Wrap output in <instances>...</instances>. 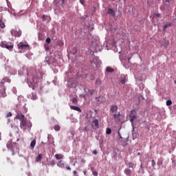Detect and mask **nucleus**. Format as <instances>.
<instances>
[{"label": "nucleus", "instance_id": "obj_17", "mask_svg": "<svg viewBox=\"0 0 176 176\" xmlns=\"http://www.w3.org/2000/svg\"><path fill=\"white\" fill-rule=\"evenodd\" d=\"M0 93L1 94V97H6V93L5 92V89H0Z\"/></svg>", "mask_w": 176, "mask_h": 176}, {"label": "nucleus", "instance_id": "obj_29", "mask_svg": "<svg viewBox=\"0 0 176 176\" xmlns=\"http://www.w3.org/2000/svg\"><path fill=\"white\" fill-rule=\"evenodd\" d=\"M92 174L94 176H98V172L96 170H92Z\"/></svg>", "mask_w": 176, "mask_h": 176}, {"label": "nucleus", "instance_id": "obj_26", "mask_svg": "<svg viewBox=\"0 0 176 176\" xmlns=\"http://www.w3.org/2000/svg\"><path fill=\"white\" fill-rule=\"evenodd\" d=\"M111 133H112V129L107 128L106 130V134H111Z\"/></svg>", "mask_w": 176, "mask_h": 176}, {"label": "nucleus", "instance_id": "obj_4", "mask_svg": "<svg viewBox=\"0 0 176 176\" xmlns=\"http://www.w3.org/2000/svg\"><path fill=\"white\" fill-rule=\"evenodd\" d=\"M11 34L12 36H15L16 38H20L21 36V30H11Z\"/></svg>", "mask_w": 176, "mask_h": 176}, {"label": "nucleus", "instance_id": "obj_48", "mask_svg": "<svg viewBox=\"0 0 176 176\" xmlns=\"http://www.w3.org/2000/svg\"><path fill=\"white\" fill-rule=\"evenodd\" d=\"M141 168H142V164L140 165Z\"/></svg>", "mask_w": 176, "mask_h": 176}, {"label": "nucleus", "instance_id": "obj_44", "mask_svg": "<svg viewBox=\"0 0 176 176\" xmlns=\"http://www.w3.org/2000/svg\"><path fill=\"white\" fill-rule=\"evenodd\" d=\"M165 2H167L168 3H170V0H165Z\"/></svg>", "mask_w": 176, "mask_h": 176}, {"label": "nucleus", "instance_id": "obj_23", "mask_svg": "<svg viewBox=\"0 0 176 176\" xmlns=\"http://www.w3.org/2000/svg\"><path fill=\"white\" fill-rule=\"evenodd\" d=\"M6 49H8V50H12L13 49V45H5Z\"/></svg>", "mask_w": 176, "mask_h": 176}, {"label": "nucleus", "instance_id": "obj_19", "mask_svg": "<svg viewBox=\"0 0 176 176\" xmlns=\"http://www.w3.org/2000/svg\"><path fill=\"white\" fill-rule=\"evenodd\" d=\"M0 27L1 28H5L6 27V25H5V22H3L2 19H0Z\"/></svg>", "mask_w": 176, "mask_h": 176}, {"label": "nucleus", "instance_id": "obj_47", "mask_svg": "<svg viewBox=\"0 0 176 176\" xmlns=\"http://www.w3.org/2000/svg\"><path fill=\"white\" fill-rule=\"evenodd\" d=\"M175 85H176V80L174 81Z\"/></svg>", "mask_w": 176, "mask_h": 176}, {"label": "nucleus", "instance_id": "obj_9", "mask_svg": "<svg viewBox=\"0 0 176 176\" xmlns=\"http://www.w3.org/2000/svg\"><path fill=\"white\" fill-rule=\"evenodd\" d=\"M113 118H114V119L116 120H118V121H120V116H122V114L120 113V112H119L118 113H114L113 115Z\"/></svg>", "mask_w": 176, "mask_h": 176}, {"label": "nucleus", "instance_id": "obj_34", "mask_svg": "<svg viewBox=\"0 0 176 176\" xmlns=\"http://www.w3.org/2000/svg\"><path fill=\"white\" fill-rule=\"evenodd\" d=\"M32 100H36V95L32 94Z\"/></svg>", "mask_w": 176, "mask_h": 176}, {"label": "nucleus", "instance_id": "obj_49", "mask_svg": "<svg viewBox=\"0 0 176 176\" xmlns=\"http://www.w3.org/2000/svg\"><path fill=\"white\" fill-rule=\"evenodd\" d=\"M150 176H154L153 175H151Z\"/></svg>", "mask_w": 176, "mask_h": 176}, {"label": "nucleus", "instance_id": "obj_37", "mask_svg": "<svg viewBox=\"0 0 176 176\" xmlns=\"http://www.w3.org/2000/svg\"><path fill=\"white\" fill-rule=\"evenodd\" d=\"M93 153L94 155H97V150H94Z\"/></svg>", "mask_w": 176, "mask_h": 176}, {"label": "nucleus", "instance_id": "obj_13", "mask_svg": "<svg viewBox=\"0 0 176 176\" xmlns=\"http://www.w3.org/2000/svg\"><path fill=\"white\" fill-rule=\"evenodd\" d=\"M171 25H173V23H166L165 25L163 26V31L167 30V28H168V27H171Z\"/></svg>", "mask_w": 176, "mask_h": 176}, {"label": "nucleus", "instance_id": "obj_42", "mask_svg": "<svg viewBox=\"0 0 176 176\" xmlns=\"http://www.w3.org/2000/svg\"><path fill=\"white\" fill-rule=\"evenodd\" d=\"M138 101V100L137 98H135V100H134L135 104V102H137Z\"/></svg>", "mask_w": 176, "mask_h": 176}, {"label": "nucleus", "instance_id": "obj_38", "mask_svg": "<svg viewBox=\"0 0 176 176\" xmlns=\"http://www.w3.org/2000/svg\"><path fill=\"white\" fill-rule=\"evenodd\" d=\"M155 16L156 17H160V14H156Z\"/></svg>", "mask_w": 176, "mask_h": 176}, {"label": "nucleus", "instance_id": "obj_50", "mask_svg": "<svg viewBox=\"0 0 176 176\" xmlns=\"http://www.w3.org/2000/svg\"><path fill=\"white\" fill-rule=\"evenodd\" d=\"M16 141H19V139H17Z\"/></svg>", "mask_w": 176, "mask_h": 176}, {"label": "nucleus", "instance_id": "obj_39", "mask_svg": "<svg viewBox=\"0 0 176 176\" xmlns=\"http://www.w3.org/2000/svg\"><path fill=\"white\" fill-rule=\"evenodd\" d=\"M66 168H67V170H71V167H69V166L66 167Z\"/></svg>", "mask_w": 176, "mask_h": 176}, {"label": "nucleus", "instance_id": "obj_3", "mask_svg": "<svg viewBox=\"0 0 176 176\" xmlns=\"http://www.w3.org/2000/svg\"><path fill=\"white\" fill-rule=\"evenodd\" d=\"M130 122L133 124V122L137 119V110H132L129 115Z\"/></svg>", "mask_w": 176, "mask_h": 176}, {"label": "nucleus", "instance_id": "obj_7", "mask_svg": "<svg viewBox=\"0 0 176 176\" xmlns=\"http://www.w3.org/2000/svg\"><path fill=\"white\" fill-rule=\"evenodd\" d=\"M28 85L31 89H35V80H32V81L28 80Z\"/></svg>", "mask_w": 176, "mask_h": 176}, {"label": "nucleus", "instance_id": "obj_21", "mask_svg": "<svg viewBox=\"0 0 176 176\" xmlns=\"http://www.w3.org/2000/svg\"><path fill=\"white\" fill-rule=\"evenodd\" d=\"M57 166H58V167H61L62 168H64V161H60Z\"/></svg>", "mask_w": 176, "mask_h": 176}, {"label": "nucleus", "instance_id": "obj_1", "mask_svg": "<svg viewBox=\"0 0 176 176\" xmlns=\"http://www.w3.org/2000/svg\"><path fill=\"white\" fill-rule=\"evenodd\" d=\"M16 119H19L20 120V127L23 129V127L27 126V118H25V116L24 114L21 113H19L16 116Z\"/></svg>", "mask_w": 176, "mask_h": 176}, {"label": "nucleus", "instance_id": "obj_6", "mask_svg": "<svg viewBox=\"0 0 176 176\" xmlns=\"http://www.w3.org/2000/svg\"><path fill=\"white\" fill-rule=\"evenodd\" d=\"M135 98H136V100H138V102H135L136 105H140L141 101L144 100V96H142V95L136 96Z\"/></svg>", "mask_w": 176, "mask_h": 176}, {"label": "nucleus", "instance_id": "obj_31", "mask_svg": "<svg viewBox=\"0 0 176 176\" xmlns=\"http://www.w3.org/2000/svg\"><path fill=\"white\" fill-rule=\"evenodd\" d=\"M151 164L153 167H155V166H156V162H155V160H152Z\"/></svg>", "mask_w": 176, "mask_h": 176}, {"label": "nucleus", "instance_id": "obj_28", "mask_svg": "<svg viewBox=\"0 0 176 176\" xmlns=\"http://www.w3.org/2000/svg\"><path fill=\"white\" fill-rule=\"evenodd\" d=\"M129 167L130 168H134L133 167H134V164H133V162H129Z\"/></svg>", "mask_w": 176, "mask_h": 176}, {"label": "nucleus", "instance_id": "obj_30", "mask_svg": "<svg viewBox=\"0 0 176 176\" xmlns=\"http://www.w3.org/2000/svg\"><path fill=\"white\" fill-rule=\"evenodd\" d=\"M96 85H101V80L100 78L96 79Z\"/></svg>", "mask_w": 176, "mask_h": 176}, {"label": "nucleus", "instance_id": "obj_10", "mask_svg": "<svg viewBox=\"0 0 176 176\" xmlns=\"http://www.w3.org/2000/svg\"><path fill=\"white\" fill-rule=\"evenodd\" d=\"M70 109L73 111H77L78 112H82V109L77 106H70Z\"/></svg>", "mask_w": 176, "mask_h": 176}, {"label": "nucleus", "instance_id": "obj_45", "mask_svg": "<svg viewBox=\"0 0 176 176\" xmlns=\"http://www.w3.org/2000/svg\"><path fill=\"white\" fill-rule=\"evenodd\" d=\"M71 87H76L75 85H72Z\"/></svg>", "mask_w": 176, "mask_h": 176}, {"label": "nucleus", "instance_id": "obj_32", "mask_svg": "<svg viewBox=\"0 0 176 176\" xmlns=\"http://www.w3.org/2000/svg\"><path fill=\"white\" fill-rule=\"evenodd\" d=\"M12 116V112H8L6 115V118H11Z\"/></svg>", "mask_w": 176, "mask_h": 176}, {"label": "nucleus", "instance_id": "obj_27", "mask_svg": "<svg viewBox=\"0 0 176 176\" xmlns=\"http://www.w3.org/2000/svg\"><path fill=\"white\" fill-rule=\"evenodd\" d=\"M87 90L90 96H93V93H94V89H87Z\"/></svg>", "mask_w": 176, "mask_h": 176}, {"label": "nucleus", "instance_id": "obj_8", "mask_svg": "<svg viewBox=\"0 0 176 176\" xmlns=\"http://www.w3.org/2000/svg\"><path fill=\"white\" fill-rule=\"evenodd\" d=\"M110 111L112 113H115L118 112V106L116 105H113L110 107Z\"/></svg>", "mask_w": 176, "mask_h": 176}, {"label": "nucleus", "instance_id": "obj_20", "mask_svg": "<svg viewBox=\"0 0 176 176\" xmlns=\"http://www.w3.org/2000/svg\"><path fill=\"white\" fill-rule=\"evenodd\" d=\"M93 123H94V124H95L96 127L97 129H98V124H98V120H97V119L94 120Z\"/></svg>", "mask_w": 176, "mask_h": 176}, {"label": "nucleus", "instance_id": "obj_12", "mask_svg": "<svg viewBox=\"0 0 176 176\" xmlns=\"http://www.w3.org/2000/svg\"><path fill=\"white\" fill-rule=\"evenodd\" d=\"M124 173L126 174V175H131V170L129 168L124 169Z\"/></svg>", "mask_w": 176, "mask_h": 176}, {"label": "nucleus", "instance_id": "obj_35", "mask_svg": "<svg viewBox=\"0 0 176 176\" xmlns=\"http://www.w3.org/2000/svg\"><path fill=\"white\" fill-rule=\"evenodd\" d=\"M100 98H101L100 97H96V100L97 101V102H100Z\"/></svg>", "mask_w": 176, "mask_h": 176}, {"label": "nucleus", "instance_id": "obj_25", "mask_svg": "<svg viewBox=\"0 0 176 176\" xmlns=\"http://www.w3.org/2000/svg\"><path fill=\"white\" fill-rule=\"evenodd\" d=\"M172 104H173V102L171 101V100H168L166 101L167 107H170V105H171Z\"/></svg>", "mask_w": 176, "mask_h": 176}, {"label": "nucleus", "instance_id": "obj_22", "mask_svg": "<svg viewBox=\"0 0 176 176\" xmlns=\"http://www.w3.org/2000/svg\"><path fill=\"white\" fill-rule=\"evenodd\" d=\"M54 129L55 131H60V129H61V128L60 127L59 125L56 124L54 126Z\"/></svg>", "mask_w": 176, "mask_h": 176}, {"label": "nucleus", "instance_id": "obj_14", "mask_svg": "<svg viewBox=\"0 0 176 176\" xmlns=\"http://www.w3.org/2000/svg\"><path fill=\"white\" fill-rule=\"evenodd\" d=\"M113 71H115V69H113L112 67H106V72H108V73H112L113 72Z\"/></svg>", "mask_w": 176, "mask_h": 176}, {"label": "nucleus", "instance_id": "obj_16", "mask_svg": "<svg viewBox=\"0 0 176 176\" xmlns=\"http://www.w3.org/2000/svg\"><path fill=\"white\" fill-rule=\"evenodd\" d=\"M108 14H112V16H115V11L112 10V8H109L107 11Z\"/></svg>", "mask_w": 176, "mask_h": 176}, {"label": "nucleus", "instance_id": "obj_46", "mask_svg": "<svg viewBox=\"0 0 176 176\" xmlns=\"http://www.w3.org/2000/svg\"><path fill=\"white\" fill-rule=\"evenodd\" d=\"M128 60H129V61H130V60H131V58H129V59H128Z\"/></svg>", "mask_w": 176, "mask_h": 176}, {"label": "nucleus", "instance_id": "obj_24", "mask_svg": "<svg viewBox=\"0 0 176 176\" xmlns=\"http://www.w3.org/2000/svg\"><path fill=\"white\" fill-rule=\"evenodd\" d=\"M72 104H76V102H78V98H73L72 100Z\"/></svg>", "mask_w": 176, "mask_h": 176}, {"label": "nucleus", "instance_id": "obj_41", "mask_svg": "<svg viewBox=\"0 0 176 176\" xmlns=\"http://www.w3.org/2000/svg\"><path fill=\"white\" fill-rule=\"evenodd\" d=\"M40 76H41V77H40V78H38V80H40L42 79V78H43L42 74H40Z\"/></svg>", "mask_w": 176, "mask_h": 176}, {"label": "nucleus", "instance_id": "obj_36", "mask_svg": "<svg viewBox=\"0 0 176 176\" xmlns=\"http://www.w3.org/2000/svg\"><path fill=\"white\" fill-rule=\"evenodd\" d=\"M80 3L81 5H84L85 0H80Z\"/></svg>", "mask_w": 176, "mask_h": 176}, {"label": "nucleus", "instance_id": "obj_18", "mask_svg": "<svg viewBox=\"0 0 176 176\" xmlns=\"http://www.w3.org/2000/svg\"><path fill=\"white\" fill-rule=\"evenodd\" d=\"M42 154H38V155L36 157V162H41V160H42Z\"/></svg>", "mask_w": 176, "mask_h": 176}, {"label": "nucleus", "instance_id": "obj_11", "mask_svg": "<svg viewBox=\"0 0 176 176\" xmlns=\"http://www.w3.org/2000/svg\"><path fill=\"white\" fill-rule=\"evenodd\" d=\"M55 158L56 160H60V159H64V155H63V154H56Z\"/></svg>", "mask_w": 176, "mask_h": 176}, {"label": "nucleus", "instance_id": "obj_43", "mask_svg": "<svg viewBox=\"0 0 176 176\" xmlns=\"http://www.w3.org/2000/svg\"><path fill=\"white\" fill-rule=\"evenodd\" d=\"M76 170L73 171V174H74V175H76Z\"/></svg>", "mask_w": 176, "mask_h": 176}, {"label": "nucleus", "instance_id": "obj_40", "mask_svg": "<svg viewBox=\"0 0 176 176\" xmlns=\"http://www.w3.org/2000/svg\"><path fill=\"white\" fill-rule=\"evenodd\" d=\"M45 15H43V17H42L43 21H45Z\"/></svg>", "mask_w": 176, "mask_h": 176}, {"label": "nucleus", "instance_id": "obj_2", "mask_svg": "<svg viewBox=\"0 0 176 176\" xmlns=\"http://www.w3.org/2000/svg\"><path fill=\"white\" fill-rule=\"evenodd\" d=\"M18 47L19 50H23V52H25L30 49V45L27 43L21 42L18 44Z\"/></svg>", "mask_w": 176, "mask_h": 176}, {"label": "nucleus", "instance_id": "obj_33", "mask_svg": "<svg viewBox=\"0 0 176 176\" xmlns=\"http://www.w3.org/2000/svg\"><path fill=\"white\" fill-rule=\"evenodd\" d=\"M46 42L47 43H50V42H52V39H50V38H46Z\"/></svg>", "mask_w": 176, "mask_h": 176}, {"label": "nucleus", "instance_id": "obj_15", "mask_svg": "<svg viewBox=\"0 0 176 176\" xmlns=\"http://www.w3.org/2000/svg\"><path fill=\"white\" fill-rule=\"evenodd\" d=\"M35 145H36V141L34 140L33 141L31 142L30 144V147L32 148V149H34L35 148Z\"/></svg>", "mask_w": 176, "mask_h": 176}, {"label": "nucleus", "instance_id": "obj_5", "mask_svg": "<svg viewBox=\"0 0 176 176\" xmlns=\"http://www.w3.org/2000/svg\"><path fill=\"white\" fill-rule=\"evenodd\" d=\"M128 80L129 79L127 78V76L124 74L120 76V82L121 85H124V83H126V82H127Z\"/></svg>", "mask_w": 176, "mask_h": 176}]
</instances>
